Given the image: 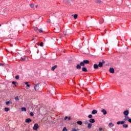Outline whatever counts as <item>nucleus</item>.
<instances>
[{
  "label": "nucleus",
  "mask_w": 131,
  "mask_h": 131,
  "mask_svg": "<svg viewBox=\"0 0 131 131\" xmlns=\"http://www.w3.org/2000/svg\"><path fill=\"white\" fill-rule=\"evenodd\" d=\"M38 127H39V126H38V124L35 123L34 125L33 129H34V130H37V128H38Z\"/></svg>",
  "instance_id": "1"
},
{
  "label": "nucleus",
  "mask_w": 131,
  "mask_h": 131,
  "mask_svg": "<svg viewBox=\"0 0 131 131\" xmlns=\"http://www.w3.org/2000/svg\"><path fill=\"white\" fill-rule=\"evenodd\" d=\"M34 89L36 91H38V90H39V84H35V86H34Z\"/></svg>",
  "instance_id": "2"
},
{
  "label": "nucleus",
  "mask_w": 131,
  "mask_h": 131,
  "mask_svg": "<svg viewBox=\"0 0 131 131\" xmlns=\"http://www.w3.org/2000/svg\"><path fill=\"white\" fill-rule=\"evenodd\" d=\"M123 114L125 116H127L129 114V111L128 110L125 111L123 112Z\"/></svg>",
  "instance_id": "3"
},
{
  "label": "nucleus",
  "mask_w": 131,
  "mask_h": 131,
  "mask_svg": "<svg viewBox=\"0 0 131 131\" xmlns=\"http://www.w3.org/2000/svg\"><path fill=\"white\" fill-rule=\"evenodd\" d=\"M101 112L102 113H103V115H106L107 114V111H105V109H102L101 111Z\"/></svg>",
  "instance_id": "4"
},
{
  "label": "nucleus",
  "mask_w": 131,
  "mask_h": 131,
  "mask_svg": "<svg viewBox=\"0 0 131 131\" xmlns=\"http://www.w3.org/2000/svg\"><path fill=\"white\" fill-rule=\"evenodd\" d=\"M92 126H93V124L91 123H88V127L89 129H91V128H92Z\"/></svg>",
  "instance_id": "5"
},
{
  "label": "nucleus",
  "mask_w": 131,
  "mask_h": 131,
  "mask_svg": "<svg viewBox=\"0 0 131 131\" xmlns=\"http://www.w3.org/2000/svg\"><path fill=\"white\" fill-rule=\"evenodd\" d=\"M32 120L30 118L26 119L25 120V122H27V123H29L30 122H31Z\"/></svg>",
  "instance_id": "6"
},
{
  "label": "nucleus",
  "mask_w": 131,
  "mask_h": 131,
  "mask_svg": "<svg viewBox=\"0 0 131 131\" xmlns=\"http://www.w3.org/2000/svg\"><path fill=\"white\" fill-rule=\"evenodd\" d=\"M89 122H90V123H95L96 121H95V119H90L89 120Z\"/></svg>",
  "instance_id": "7"
},
{
  "label": "nucleus",
  "mask_w": 131,
  "mask_h": 131,
  "mask_svg": "<svg viewBox=\"0 0 131 131\" xmlns=\"http://www.w3.org/2000/svg\"><path fill=\"white\" fill-rule=\"evenodd\" d=\"M125 123V122L124 121H118V122H117V124H118V125H119V124H124V123Z\"/></svg>",
  "instance_id": "8"
},
{
  "label": "nucleus",
  "mask_w": 131,
  "mask_h": 131,
  "mask_svg": "<svg viewBox=\"0 0 131 131\" xmlns=\"http://www.w3.org/2000/svg\"><path fill=\"white\" fill-rule=\"evenodd\" d=\"M110 73H114V72H115L114 69L112 68H110Z\"/></svg>",
  "instance_id": "9"
},
{
  "label": "nucleus",
  "mask_w": 131,
  "mask_h": 131,
  "mask_svg": "<svg viewBox=\"0 0 131 131\" xmlns=\"http://www.w3.org/2000/svg\"><path fill=\"white\" fill-rule=\"evenodd\" d=\"M97 113H98V111L96 110H93L91 113L92 114H97Z\"/></svg>",
  "instance_id": "10"
},
{
  "label": "nucleus",
  "mask_w": 131,
  "mask_h": 131,
  "mask_svg": "<svg viewBox=\"0 0 131 131\" xmlns=\"http://www.w3.org/2000/svg\"><path fill=\"white\" fill-rule=\"evenodd\" d=\"M129 119V117L128 116H125V118L124 119V121H127Z\"/></svg>",
  "instance_id": "11"
},
{
  "label": "nucleus",
  "mask_w": 131,
  "mask_h": 131,
  "mask_svg": "<svg viewBox=\"0 0 131 131\" xmlns=\"http://www.w3.org/2000/svg\"><path fill=\"white\" fill-rule=\"evenodd\" d=\"M93 67L94 69H98L99 68V66L97 64H94Z\"/></svg>",
  "instance_id": "12"
},
{
  "label": "nucleus",
  "mask_w": 131,
  "mask_h": 131,
  "mask_svg": "<svg viewBox=\"0 0 131 131\" xmlns=\"http://www.w3.org/2000/svg\"><path fill=\"white\" fill-rule=\"evenodd\" d=\"M82 71L83 72H88V69H86V68L83 67L82 68Z\"/></svg>",
  "instance_id": "13"
},
{
  "label": "nucleus",
  "mask_w": 131,
  "mask_h": 131,
  "mask_svg": "<svg viewBox=\"0 0 131 131\" xmlns=\"http://www.w3.org/2000/svg\"><path fill=\"white\" fill-rule=\"evenodd\" d=\"M95 3L96 4H102L103 2L101 0H96Z\"/></svg>",
  "instance_id": "14"
},
{
  "label": "nucleus",
  "mask_w": 131,
  "mask_h": 131,
  "mask_svg": "<svg viewBox=\"0 0 131 131\" xmlns=\"http://www.w3.org/2000/svg\"><path fill=\"white\" fill-rule=\"evenodd\" d=\"M83 62H84V64H90V61L88 60H84Z\"/></svg>",
  "instance_id": "15"
},
{
  "label": "nucleus",
  "mask_w": 131,
  "mask_h": 131,
  "mask_svg": "<svg viewBox=\"0 0 131 131\" xmlns=\"http://www.w3.org/2000/svg\"><path fill=\"white\" fill-rule=\"evenodd\" d=\"M108 126H109V127H113V126H114V124H113L112 123H110L108 124Z\"/></svg>",
  "instance_id": "16"
},
{
  "label": "nucleus",
  "mask_w": 131,
  "mask_h": 131,
  "mask_svg": "<svg viewBox=\"0 0 131 131\" xmlns=\"http://www.w3.org/2000/svg\"><path fill=\"white\" fill-rule=\"evenodd\" d=\"M76 69H81V66L80 64H77Z\"/></svg>",
  "instance_id": "17"
},
{
  "label": "nucleus",
  "mask_w": 131,
  "mask_h": 131,
  "mask_svg": "<svg viewBox=\"0 0 131 131\" xmlns=\"http://www.w3.org/2000/svg\"><path fill=\"white\" fill-rule=\"evenodd\" d=\"M98 67H103V63L99 62L98 64Z\"/></svg>",
  "instance_id": "18"
},
{
  "label": "nucleus",
  "mask_w": 131,
  "mask_h": 131,
  "mask_svg": "<svg viewBox=\"0 0 131 131\" xmlns=\"http://www.w3.org/2000/svg\"><path fill=\"white\" fill-rule=\"evenodd\" d=\"M77 124H78L79 125H81V124H82V122L81 121H78L77 122Z\"/></svg>",
  "instance_id": "19"
},
{
  "label": "nucleus",
  "mask_w": 131,
  "mask_h": 131,
  "mask_svg": "<svg viewBox=\"0 0 131 131\" xmlns=\"http://www.w3.org/2000/svg\"><path fill=\"white\" fill-rule=\"evenodd\" d=\"M55 68H57V65H55L54 66L52 67L51 70H52V71H54V70H55Z\"/></svg>",
  "instance_id": "20"
},
{
  "label": "nucleus",
  "mask_w": 131,
  "mask_h": 131,
  "mask_svg": "<svg viewBox=\"0 0 131 131\" xmlns=\"http://www.w3.org/2000/svg\"><path fill=\"white\" fill-rule=\"evenodd\" d=\"M123 127H124L125 128H127V127H128V124H123Z\"/></svg>",
  "instance_id": "21"
},
{
  "label": "nucleus",
  "mask_w": 131,
  "mask_h": 131,
  "mask_svg": "<svg viewBox=\"0 0 131 131\" xmlns=\"http://www.w3.org/2000/svg\"><path fill=\"white\" fill-rule=\"evenodd\" d=\"M33 29L35 30V31H38V28L37 27H34Z\"/></svg>",
  "instance_id": "22"
},
{
  "label": "nucleus",
  "mask_w": 131,
  "mask_h": 131,
  "mask_svg": "<svg viewBox=\"0 0 131 131\" xmlns=\"http://www.w3.org/2000/svg\"><path fill=\"white\" fill-rule=\"evenodd\" d=\"M5 103L6 105H9V104H12V101H6Z\"/></svg>",
  "instance_id": "23"
},
{
  "label": "nucleus",
  "mask_w": 131,
  "mask_h": 131,
  "mask_svg": "<svg viewBox=\"0 0 131 131\" xmlns=\"http://www.w3.org/2000/svg\"><path fill=\"white\" fill-rule=\"evenodd\" d=\"M80 65L81 66H84V61L81 62L80 63Z\"/></svg>",
  "instance_id": "24"
},
{
  "label": "nucleus",
  "mask_w": 131,
  "mask_h": 131,
  "mask_svg": "<svg viewBox=\"0 0 131 131\" xmlns=\"http://www.w3.org/2000/svg\"><path fill=\"white\" fill-rule=\"evenodd\" d=\"M79 129H76V128H72V131H79Z\"/></svg>",
  "instance_id": "25"
},
{
  "label": "nucleus",
  "mask_w": 131,
  "mask_h": 131,
  "mask_svg": "<svg viewBox=\"0 0 131 131\" xmlns=\"http://www.w3.org/2000/svg\"><path fill=\"white\" fill-rule=\"evenodd\" d=\"M21 111H27L26 108V107H21Z\"/></svg>",
  "instance_id": "26"
},
{
  "label": "nucleus",
  "mask_w": 131,
  "mask_h": 131,
  "mask_svg": "<svg viewBox=\"0 0 131 131\" xmlns=\"http://www.w3.org/2000/svg\"><path fill=\"white\" fill-rule=\"evenodd\" d=\"M25 84H26L27 86H28V88H29V86H30V85L28 84V82H25Z\"/></svg>",
  "instance_id": "27"
},
{
  "label": "nucleus",
  "mask_w": 131,
  "mask_h": 131,
  "mask_svg": "<svg viewBox=\"0 0 131 131\" xmlns=\"http://www.w3.org/2000/svg\"><path fill=\"white\" fill-rule=\"evenodd\" d=\"M14 99L15 101H19V97L18 96H16Z\"/></svg>",
  "instance_id": "28"
},
{
  "label": "nucleus",
  "mask_w": 131,
  "mask_h": 131,
  "mask_svg": "<svg viewBox=\"0 0 131 131\" xmlns=\"http://www.w3.org/2000/svg\"><path fill=\"white\" fill-rule=\"evenodd\" d=\"M9 110H10V109L8 107H5V111H6V112H8V111H9Z\"/></svg>",
  "instance_id": "29"
},
{
  "label": "nucleus",
  "mask_w": 131,
  "mask_h": 131,
  "mask_svg": "<svg viewBox=\"0 0 131 131\" xmlns=\"http://www.w3.org/2000/svg\"><path fill=\"white\" fill-rule=\"evenodd\" d=\"M78 15L77 14H74V19H77V17H78Z\"/></svg>",
  "instance_id": "30"
},
{
  "label": "nucleus",
  "mask_w": 131,
  "mask_h": 131,
  "mask_svg": "<svg viewBox=\"0 0 131 131\" xmlns=\"http://www.w3.org/2000/svg\"><path fill=\"white\" fill-rule=\"evenodd\" d=\"M30 6L31 7V8H34V4H30Z\"/></svg>",
  "instance_id": "31"
},
{
  "label": "nucleus",
  "mask_w": 131,
  "mask_h": 131,
  "mask_svg": "<svg viewBox=\"0 0 131 131\" xmlns=\"http://www.w3.org/2000/svg\"><path fill=\"white\" fill-rule=\"evenodd\" d=\"M40 47H43V42H41L39 44Z\"/></svg>",
  "instance_id": "32"
},
{
  "label": "nucleus",
  "mask_w": 131,
  "mask_h": 131,
  "mask_svg": "<svg viewBox=\"0 0 131 131\" xmlns=\"http://www.w3.org/2000/svg\"><path fill=\"white\" fill-rule=\"evenodd\" d=\"M20 78V76L19 75H16L15 76V79H19Z\"/></svg>",
  "instance_id": "33"
},
{
  "label": "nucleus",
  "mask_w": 131,
  "mask_h": 131,
  "mask_svg": "<svg viewBox=\"0 0 131 131\" xmlns=\"http://www.w3.org/2000/svg\"><path fill=\"white\" fill-rule=\"evenodd\" d=\"M38 31H39V32H40V33H41V32H42V29H40L38 30Z\"/></svg>",
  "instance_id": "34"
},
{
  "label": "nucleus",
  "mask_w": 131,
  "mask_h": 131,
  "mask_svg": "<svg viewBox=\"0 0 131 131\" xmlns=\"http://www.w3.org/2000/svg\"><path fill=\"white\" fill-rule=\"evenodd\" d=\"M62 131H68L67 128H66V127H63Z\"/></svg>",
  "instance_id": "35"
},
{
  "label": "nucleus",
  "mask_w": 131,
  "mask_h": 131,
  "mask_svg": "<svg viewBox=\"0 0 131 131\" xmlns=\"http://www.w3.org/2000/svg\"><path fill=\"white\" fill-rule=\"evenodd\" d=\"M30 116H34V114H33V112H31V113H30Z\"/></svg>",
  "instance_id": "36"
},
{
  "label": "nucleus",
  "mask_w": 131,
  "mask_h": 131,
  "mask_svg": "<svg viewBox=\"0 0 131 131\" xmlns=\"http://www.w3.org/2000/svg\"><path fill=\"white\" fill-rule=\"evenodd\" d=\"M88 118H93V115H89L88 116Z\"/></svg>",
  "instance_id": "37"
},
{
  "label": "nucleus",
  "mask_w": 131,
  "mask_h": 131,
  "mask_svg": "<svg viewBox=\"0 0 131 131\" xmlns=\"http://www.w3.org/2000/svg\"><path fill=\"white\" fill-rule=\"evenodd\" d=\"M83 123H84V124H88L89 122H88L87 121H84V122H83Z\"/></svg>",
  "instance_id": "38"
},
{
  "label": "nucleus",
  "mask_w": 131,
  "mask_h": 131,
  "mask_svg": "<svg viewBox=\"0 0 131 131\" xmlns=\"http://www.w3.org/2000/svg\"><path fill=\"white\" fill-rule=\"evenodd\" d=\"M12 84H16V83H17V82L12 81Z\"/></svg>",
  "instance_id": "39"
},
{
  "label": "nucleus",
  "mask_w": 131,
  "mask_h": 131,
  "mask_svg": "<svg viewBox=\"0 0 131 131\" xmlns=\"http://www.w3.org/2000/svg\"><path fill=\"white\" fill-rule=\"evenodd\" d=\"M21 59H22L23 61H25V60H26L25 57H22Z\"/></svg>",
  "instance_id": "40"
},
{
  "label": "nucleus",
  "mask_w": 131,
  "mask_h": 131,
  "mask_svg": "<svg viewBox=\"0 0 131 131\" xmlns=\"http://www.w3.org/2000/svg\"><path fill=\"white\" fill-rule=\"evenodd\" d=\"M128 122H129L130 123H131V119L129 118L128 120Z\"/></svg>",
  "instance_id": "41"
},
{
  "label": "nucleus",
  "mask_w": 131,
  "mask_h": 131,
  "mask_svg": "<svg viewBox=\"0 0 131 131\" xmlns=\"http://www.w3.org/2000/svg\"><path fill=\"white\" fill-rule=\"evenodd\" d=\"M67 118H68V117L66 116L64 118V120H67Z\"/></svg>",
  "instance_id": "42"
},
{
  "label": "nucleus",
  "mask_w": 131,
  "mask_h": 131,
  "mask_svg": "<svg viewBox=\"0 0 131 131\" xmlns=\"http://www.w3.org/2000/svg\"><path fill=\"white\" fill-rule=\"evenodd\" d=\"M47 23H51V21L50 20H47Z\"/></svg>",
  "instance_id": "43"
},
{
  "label": "nucleus",
  "mask_w": 131,
  "mask_h": 131,
  "mask_svg": "<svg viewBox=\"0 0 131 131\" xmlns=\"http://www.w3.org/2000/svg\"><path fill=\"white\" fill-rule=\"evenodd\" d=\"M102 129H103V128H102V127H100V128H99V130H100V131L102 130Z\"/></svg>",
  "instance_id": "44"
},
{
  "label": "nucleus",
  "mask_w": 131,
  "mask_h": 131,
  "mask_svg": "<svg viewBox=\"0 0 131 131\" xmlns=\"http://www.w3.org/2000/svg\"><path fill=\"white\" fill-rule=\"evenodd\" d=\"M101 63H102V64H105V61H102Z\"/></svg>",
  "instance_id": "45"
},
{
  "label": "nucleus",
  "mask_w": 131,
  "mask_h": 131,
  "mask_svg": "<svg viewBox=\"0 0 131 131\" xmlns=\"http://www.w3.org/2000/svg\"><path fill=\"white\" fill-rule=\"evenodd\" d=\"M68 120H70V119H71V118L70 117H69V118H68Z\"/></svg>",
  "instance_id": "46"
},
{
  "label": "nucleus",
  "mask_w": 131,
  "mask_h": 131,
  "mask_svg": "<svg viewBox=\"0 0 131 131\" xmlns=\"http://www.w3.org/2000/svg\"><path fill=\"white\" fill-rule=\"evenodd\" d=\"M63 34H64V35H66V32H64Z\"/></svg>",
  "instance_id": "47"
},
{
  "label": "nucleus",
  "mask_w": 131,
  "mask_h": 131,
  "mask_svg": "<svg viewBox=\"0 0 131 131\" xmlns=\"http://www.w3.org/2000/svg\"><path fill=\"white\" fill-rule=\"evenodd\" d=\"M38 6L37 5H36L35 6V8H37Z\"/></svg>",
  "instance_id": "48"
},
{
  "label": "nucleus",
  "mask_w": 131,
  "mask_h": 131,
  "mask_svg": "<svg viewBox=\"0 0 131 131\" xmlns=\"http://www.w3.org/2000/svg\"><path fill=\"white\" fill-rule=\"evenodd\" d=\"M11 47H13V45H10Z\"/></svg>",
  "instance_id": "49"
},
{
  "label": "nucleus",
  "mask_w": 131,
  "mask_h": 131,
  "mask_svg": "<svg viewBox=\"0 0 131 131\" xmlns=\"http://www.w3.org/2000/svg\"><path fill=\"white\" fill-rule=\"evenodd\" d=\"M101 34L104 35V34H103V33H101Z\"/></svg>",
  "instance_id": "50"
},
{
  "label": "nucleus",
  "mask_w": 131,
  "mask_h": 131,
  "mask_svg": "<svg viewBox=\"0 0 131 131\" xmlns=\"http://www.w3.org/2000/svg\"><path fill=\"white\" fill-rule=\"evenodd\" d=\"M0 26H2V25H1V24H0Z\"/></svg>",
  "instance_id": "51"
},
{
  "label": "nucleus",
  "mask_w": 131,
  "mask_h": 131,
  "mask_svg": "<svg viewBox=\"0 0 131 131\" xmlns=\"http://www.w3.org/2000/svg\"><path fill=\"white\" fill-rule=\"evenodd\" d=\"M0 65H3V64H1Z\"/></svg>",
  "instance_id": "52"
}]
</instances>
